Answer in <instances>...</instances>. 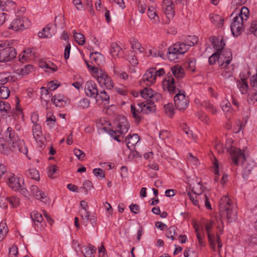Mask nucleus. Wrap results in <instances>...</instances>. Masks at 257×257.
I'll list each match as a JSON object with an SVG mask.
<instances>
[{
	"instance_id": "obj_1",
	"label": "nucleus",
	"mask_w": 257,
	"mask_h": 257,
	"mask_svg": "<svg viewBox=\"0 0 257 257\" xmlns=\"http://www.w3.org/2000/svg\"><path fill=\"white\" fill-rule=\"evenodd\" d=\"M219 210L220 217L216 218L218 222L217 228H222L220 230L222 233L223 222L221 219L222 216H225L228 221L231 222L235 220L237 218L236 205L233 201L227 195L222 197L219 201Z\"/></svg>"
},
{
	"instance_id": "obj_2",
	"label": "nucleus",
	"mask_w": 257,
	"mask_h": 257,
	"mask_svg": "<svg viewBox=\"0 0 257 257\" xmlns=\"http://www.w3.org/2000/svg\"><path fill=\"white\" fill-rule=\"evenodd\" d=\"M232 53L230 50H225L222 53L219 61V65L220 69H223L221 73V76L225 79H228L232 76L234 68L231 66H228L232 61Z\"/></svg>"
},
{
	"instance_id": "obj_3",
	"label": "nucleus",
	"mask_w": 257,
	"mask_h": 257,
	"mask_svg": "<svg viewBox=\"0 0 257 257\" xmlns=\"http://www.w3.org/2000/svg\"><path fill=\"white\" fill-rule=\"evenodd\" d=\"M129 128L130 124L128 121L125 117H122L119 119L116 129L115 131L109 130L108 134L118 142H120L121 140L119 139L120 136L117 135V134H125L127 132Z\"/></svg>"
},
{
	"instance_id": "obj_4",
	"label": "nucleus",
	"mask_w": 257,
	"mask_h": 257,
	"mask_svg": "<svg viewBox=\"0 0 257 257\" xmlns=\"http://www.w3.org/2000/svg\"><path fill=\"white\" fill-rule=\"evenodd\" d=\"M165 74L164 68L157 69L156 68L152 67L148 69L143 77V80L146 82L147 85L154 84L156 80L157 77H161Z\"/></svg>"
},
{
	"instance_id": "obj_5",
	"label": "nucleus",
	"mask_w": 257,
	"mask_h": 257,
	"mask_svg": "<svg viewBox=\"0 0 257 257\" xmlns=\"http://www.w3.org/2000/svg\"><path fill=\"white\" fill-rule=\"evenodd\" d=\"M188 50L185 45L181 43H177L168 48L167 56L170 61H175L178 59V56L184 54Z\"/></svg>"
},
{
	"instance_id": "obj_6",
	"label": "nucleus",
	"mask_w": 257,
	"mask_h": 257,
	"mask_svg": "<svg viewBox=\"0 0 257 257\" xmlns=\"http://www.w3.org/2000/svg\"><path fill=\"white\" fill-rule=\"evenodd\" d=\"M174 101L177 109L180 111H184L189 104V99L185 92L183 90H179L174 97Z\"/></svg>"
},
{
	"instance_id": "obj_7",
	"label": "nucleus",
	"mask_w": 257,
	"mask_h": 257,
	"mask_svg": "<svg viewBox=\"0 0 257 257\" xmlns=\"http://www.w3.org/2000/svg\"><path fill=\"white\" fill-rule=\"evenodd\" d=\"M96 71V74L94 75L99 83L100 86H104L108 89H110L114 86V83L111 77L107 73L102 69H94Z\"/></svg>"
},
{
	"instance_id": "obj_8",
	"label": "nucleus",
	"mask_w": 257,
	"mask_h": 257,
	"mask_svg": "<svg viewBox=\"0 0 257 257\" xmlns=\"http://www.w3.org/2000/svg\"><path fill=\"white\" fill-rule=\"evenodd\" d=\"M31 25L30 21L26 17H21L14 20L9 29L17 31L28 29Z\"/></svg>"
},
{
	"instance_id": "obj_9",
	"label": "nucleus",
	"mask_w": 257,
	"mask_h": 257,
	"mask_svg": "<svg viewBox=\"0 0 257 257\" xmlns=\"http://www.w3.org/2000/svg\"><path fill=\"white\" fill-rule=\"evenodd\" d=\"M17 56L16 49L13 47H0V62H7L13 60Z\"/></svg>"
},
{
	"instance_id": "obj_10",
	"label": "nucleus",
	"mask_w": 257,
	"mask_h": 257,
	"mask_svg": "<svg viewBox=\"0 0 257 257\" xmlns=\"http://www.w3.org/2000/svg\"><path fill=\"white\" fill-rule=\"evenodd\" d=\"M229 152L232 162L235 165H238L240 162L244 163L246 159L245 155L241 150L236 147H231L227 150Z\"/></svg>"
},
{
	"instance_id": "obj_11",
	"label": "nucleus",
	"mask_w": 257,
	"mask_h": 257,
	"mask_svg": "<svg viewBox=\"0 0 257 257\" xmlns=\"http://www.w3.org/2000/svg\"><path fill=\"white\" fill-rule=\"evenodd\" d=\"M243 17H235L231 24L230 28L232 34L237 37L240 35L243 29Z\"/></svg>"
},
{
	"instance_id": "obj_12",
	"label": "nucleus",
	"mask_w": 257,
	"mask_h": 257,
	"mask_svg": "<svg viewBox=\"0 0 257 257\" xmlns=\"http://www.w3.org/2000/svg\"><path fill=\"white\" fill-rule=\"evenodd\" d=\"M162 86L165 90H167L170 93L176 92L175 79L170 72L167 73L162 82Z\"/></svg>"
},
{
	"instance_id": "obj_13",
	"label": "nucleus",
	"mask_w": 257,
	"mask_h": 257,
	"mask_svg": "<svg viewBox=\"0 0 257 257\" xmlns=\"http://www.w3.org/2000/svg\"><path fill=\"white\" fill-rule=\"evenodd\" d=\"M11 146L10 149L13 152L21 153L25 155H27L28 149L25 146L23 140L17 138L13 141Z\"/></svg>"
},
{
	"instance_id": "obj_14",
	"label": "nucleus",
	"mask_w": 257,
	"mask_h": 257,
	"mask_svg": "<svg viewBox=\"0 0 257 257\" xmlns=\"http://www.w3.org/2000/svg\"><path fill=\"white\" fill-rule=\"evenodd\" d=\"M20 179L11 173H7V176H5V180L8 186L16 191L19 190L21 187Z\"/></svg>"
},
{
	"instance_id": "obj_15",
	"label": "nucleus",
	"mask_w": 257,
	"mask_h": 257,
	"mask_svg": "<svg viewBox=\"0 0 257 257\" xmlns=\"http://www.w3.org/2000/svg\"><path fill=\"white\" fill-rule=\"evenodd\" d=\"M86 95L88 97L96 98L98 94V90L96 84L92 81H87L84 87Z\"/></svg>"
},
{
	"instance_id": "obj_16",
	"label": "nucleus",
	"mask_w": 257,
	"mask_h": 257,
	"mask_svg": "<svg viewBox=\"0 0 257 257\" xmlns=\"http://www.w3.org/2000/svg\"><path fill=\"white\" fill-rule=\"evenodd\" d=\"M208 241L209 243L211 248L214 251H216L215 242L216 241L217 246L218 248V252H220V248L222 247V244L221 239L218 234L215 235L214 234L207 235Z\"/></svg>"
},
{
	"instance_id": "obj_17",
	"label": "nucleus",
	"mask_w": 257,
	"mask_h": 257,
	"mask_svg": "<svg viewBox=\"0 0 257 257\" xmlns=\"http://www.w3.org/2000/svg\"><path fill=\"white\" fill-rule=\"evenodd\" d=\"M137 104L141 108V111H142L144 113L148 114L155 112L156 110V105L151 103L148 100L138 103Z\"/></svg>"
},
{
	"instance_id": "obj_18",
	"label": "nucleus",
	"mask_w": 257,
	"mask_h": 257,
	"mask_svg": "<svg viewBox=\"0 0 257 257\" xmlns=\"http://www.w3.org/2000/svg\"><path fill=\"white\" fill-rule=\"evenodd\" d=\"M54 104L58 107H64L69 103V99L67 97L61 94L55 95L51 98Z\"/></svg>"
},
{
	"instance_id": "obj_19",
	"label": "nucleus",
	"mask_w": 257,
	"mask_h": 257,
	"mask_svg": "<svg viewBox=\"0 0 257 257\" xmlns=\"http://www.w3.org/2000/svg\"><path fill=\"white\" fill-rule=\"evenodd\" d=\"M210 41L216 52L222 53L221 51L223 50L225 46L223 38H222L220 39L215 36H211L210 38Z\"/></svg>"
},
{
	"instance_id": "obj_20",
	"label": "nucleus",
	"mask_w": 257,
	"mask_h": 257,
	"mask_svg": "<svg viewBox=\"0 0 257 257\" xmlns=\"http://www.w3.org/2000/svg\"><path fill=\"white\" fill-rule=\"evenodd\" d=\"M33 50L32 48L24 50L18 56L19 61L24 63L31 60L34 55L35 53Z\"/></svg>"
},
{
	"instance_id": "obj_21",
	"label": "nucleus",
	"mask_w": 257,
	"mask_h": 257,
	"mask_svg": "<svg viewBox=\"0 0 257 257\" xmlns=\"http://www.w3.org/2000/svg\"><path fill=\"white\" fill-rule=\"evenodd\" d=\"M140 140L138 134H134L132 135H128L125 139V142L126 144L127 147L131 150Z\"/></svg>"
},
{
	"instance_id": "obj_22",
	"label": "nucleus",
	"mask_w": 257,
	"mask_h": 257,
	"mask_svg": "<svg viewBox=\"0 0 257 257\" xmlns=\"http://www.w3.org/2000/svg\"><path fill=\"white\" fill-rule=\"evenodd\" d=\"M80 205L82 207V210H80V213L82 219L86 225L88 222L90 216V212L87 210V207H88L87 203L82 200L80 202Z\"/></svg>"
},
{
	"instance_id": "obj_23",
	"label": "nucleus",
	"mask_w": 257,
	"mask_h": 257,
	"mask_svg": "<svg viewBox=\"0 0 257 257\" xmlns=\"http://www.w3.org/2000/svg\"><path fill=\"white\" fill-rule=\"evenodd\" d=\"M110 52L113 57H120L123 55L121 47L115 42L112 43L110 46Z\"/></svg>"
},
{
	"instance_id": "obj_24",
	"label": "nucleus",
	"mask_w": 257,
	"mask_h": 257,
	"mask_svg": "<svg viewBox=\"0 0 257 257\" xmlns=\"http://www.w3.org/2000/svg\"><path fill=\"white\" fill-rule=\"evenodd\" d=\"M244 165L242 175L244 179H247L255 165L254 162L249 161L247 162Z\"/></svg>"
},
{
	"instance_id": "obj_25",
	"label": "nucleus",
	"mask_w": 257,
	"mask_h": 257,
	"mask_svg": "<svg viewBox=\"0 0 257 257\" xmlns=\"http://www.w3.org/2000/svg\"><path fill=\"white\" fill-rule=\"evenodd\" d=\"M33 68V67L32 65L28 64L21 68H18L16 66H15L13 68V70L14 73L17 75L20 76H24L28 75Z\"/></svg>"
},
{
	"instance_id": "obj_26",
	"label": "nucleus",
	"mask_w": 257,
	"mask_h": 257,
	"mask_svg": "<svg viewBox=\"0 0 257 257\" xmlns=\"http://www.w3.org/2000/svg\"><path fill=\"white\" fill-rule=\"evenodd\" d=\"M131 109L133 117L134 118L135 122L138 124L143 118L142 115L143 111H141L140 107L138 108L134 104H131Z\"/></svg>"
},
{
	"instance_id": "obj_27",
	"label": "nucleus",
	"mask_w": 257,
	"mask_h": 257,
	"mask_svg": "<svg viewBox=\"0 0 257 257\" xmlns=\"http://www.w3.org/2000/svg\"><path fill=\"white\" fill-rule=\"evenodd\" d=\"M32 132L34 138L37 142L41 141L43 138L41 126L40 124H33Z\"/></svg>"
},
{
	"instance_id": "obj_28",
	"label": "nucleus",
	"mask_w": 257,
	"mask_h": 257,
	"mask_svg": "<svg viewBox=\"0 0 257 257\" xmlns=\"http://www.w3.org/2000/svg\"><path fill=\"white\" fill-rule=\"evenodd\" d=\"M171 75L172 74L178 79H181L184 76V70L182 67L179 65H175L171 68Z\"/></svg>"
},
{
	"instance_id": "obj_29",
	"label": "nucleus",
	"mask_w": 257,
	"mask_h": 257,
	"mask_svg": "<svg viewBox=\"0 0 257 257\" xmlns=\"http://www.w3.org/2000/svg\"><path fill=\"white\" fill-rule=\"evenodd\" d=\"M31 217L34 222L35 226L41 229L42 227L41 222L43 220V217L41 214L35 210L31 213Z\"/></svg>"
},
{
	"instance_id": "obj_30",
	"label": "nucleus",
	"mask_w": 257,
	"mask_h": 257,
	"mask_svg": "<svg viewBox=\"0 0 257 257\" xmlns=\"http://www.w3.org/2000/svg\"><path fill=\"white\" fill-rule=\"evenodd\" d=\"M30 190L37 199L42 201V200L46 197L44 192L41 191L36 185H32L30 188Z\"/></svg>"
},
{
	"instance_id": "obj_31",
	"label": "nucleus",
	"mask_w": 257,
	"mask_h": 257,
	"mask_svg": "<svg viewBox=\"0 0 257 257\" xmlns=\"http://www.w3.org/2000/svg\"><path fill=\"white\" fill-rule=\"evenodd\" d=\"M210 21L214 25L218 28L223 26L224 19L219 15L211 14L209 15Z\"/></svg>"
},
{
	"instance_id": "obj_32",
	"label": "nucleus",
	"mask_w": 257,
	"mask_h": 257,
	"mask_svg": "<svg viewBox=\"0 0 257 257\" xmlns=\"http://www.w3.org/2000/svg\"><path fill=\"white\" fill-rule=\"evenodd\" d=\"M198 42L199 39L197 36H188L185 39L184 42L181 43L189 48L190 47L193 46L198 44Z\"/></svg>"
},
{
	"instance_id": "obj_33",
	"label": "nucleus",
	"mask_w": 257,
	"mask_h": 257,
	"mask_svg": "<svg viewBox=\"0 0 257 257\" xmlns=\"http://www.w3.org/2000/svg\"><path fill=\"white\" fill-rule=\"evenodd\" d=\"M149 18L153 21V23L157 24L159 22V17L157 12L153 7H149L147 12Z\"/></svg>"
},
{
	"instance_id": "obj_34",
	"label": "nucleus",
	"mask_w": 257,
	"mask_h": 257,
	"mask_svg": "<svg viewBox=\"0 0 257 257\" xmlns=\"http://www.w3.org/2000/svg\"><path fill=\"white\" fill-rule=\"evenodd\" d=\"M52 25L49 24L47 25L46 27L43 28L42 31L39 33V37L41 38H50L52 37L53 35H54V31L52 32H50V31L52 28Z\"/></svg>"
},
{
	"instance_id": "obj_35",
	"label": "nucleus",
	"mask_w": 257,
	"mask_h": 257,
	"mask_svg": "<svg viewBox=\"0 0 257 257\" xmlns=\"http://www.w3.org/2000/svg\"><path fill=\"white\" fill-rule=\"evenodd\" d=\"M164 14H165L168 20L166 22L169 23L172 20L175 15V11L174 10V6H168L163 8Z\"/></svg>"
},
{
	"instance_id": "obj_36",
	"label": "nucleus",
	"mask_w": 257,
	"mask_h": 257,
	"mask_svg": "<svg viewBox=\"0 0 257 257\" xmlns=\"http://www.w3.org/2000/svg\"><path fill=\"white\" fill-rule=\"evenodd\" d=\"M113 72L115 76L118 78L126 80L128 78V74L117 66H114Z\"/></svg>"
},
{
	"instance_id": "obj_37",
	"label": "nucleus",
	"mask_w": 257,
	"mask_h": 257,
	"mask_svg": "<svg viewBox=\"0 0 257 257\" xmlns=\"http://www.w3.org/2000/svg\"><path fill=\"white\" fill-rule=\"evenodd\" d=\"M8 230L6 221L2 220L0 223V241H2L6 237Z\"/></svg>"
},
{
	"instance_id": "obj_38",
	"label": "nucleus",
	"mask_w": 257,
	"mask_h": 257,
	"mask_svg": "<svg viewBox=\"0 0 257 257\" xmlns=\"http://www.w3.org/2000/svg\"><path fill=\"white\" fill-rule=\"evenodd\" d=\"M177 228L175 226H171L166 230L165 235L167 238L172 240L175 239V236L177 235Z\"/></svg>"
},
{
	"instance_id": "obj_39",
	"label": "nucleus",
	"mask_w": 257,
	"mask_h": 257,
	"mask_svg": "<svg viewBox=\"0 0 257 257\" xmlns=\"http://www.w3.org/2000/svg\"><path fill=\"white\" fill-rule=\"evenodd\" d=\"M201 105L213 114H216L217 112V108L208 100L203 101L201 103Z\"/></svg>"
},
{
	"instance_id": "obj_40",
	"label": "nucleus",
	"mask_w": 257,
	"mask_h": 257,
	"mask_svg": "<svg viewBox=\"0 0 257 257\" xmlns=\"http://www.w3.org/2000/svg\"><path fill=\"white\" fill-rule=\"evenodd\" d=\"M225 50L222 51V53H219V52H216L215 53H213L209 58L208 59V62L210 65H213L214 64L216 61L217 60L218 62L220 60V57H221V55L223 53V52Z\"/></svg>"
},
{
	"instance_id": "obj_41",
	"label": "nucleus",
	"mask_w": 257,
	"mask_h": 257,
	"mask_svg": "<svg viewBox=\"0 0 257 257\" xmlns=\"http://www.w3.org/2000/svg\"><path fill=\"white\" fill-rule=\"evenodd\" d=\"M96 248L94 246L85 247L82 252L85 257H94V252H95Z\"/></svg>"
},
{
	"instance_id": "obj_42",
	"label": "nucleus",
	"mask_w": 257,
	"mask_h": 257,
	"mask_svg": "<svg viewBox=\"0 0 257 257\" xmlns=\"http://www.w3.org/2000/svg\"><path fill=\"white\" fill-rule=\"evenodd\" d=\"M102 57V55L99 52H92L90 55V58L91 61L98 65H100Z\"/></svg>"
},
{
	"instance_id": "obj_43",
	"label": "nucleus",
	"mask_w": 257,
	"mask_h": 257,
	"mask_svg": "<svg viewBox=\"0 0 257 257\" xmlns=\"http://www.w3.org/2000/svg\"><path fill=\"white\" fill-rule=\"evenodd\" d=\"M52 93L50 94L48 89L45 87L41 88V99L46 102H49L51 98Z\"/></svg>"
},
{
	"instance_id": "obj_44",
	"label": "nucleus",
	"mask_w": 257,
	"mask_h": 257,
	"mask_svg": "<svg viewBox=\"0 0 257 257\" xmlns=\"http://www.w3.org/2000/svg\"><path fill=\"white\" fill-rule=\"evenodd\" d=\"M154 90L149 87L144 88L141 91V95L144 98L147 99H150L153 95Z\"/></svg>"
},
{
	"instance_id": "obj_45",
	"label": "nucleus",
	"mask_w": 257,
	"mask_h": 257,
	"mask_svg": "<svg viewBox=\"0 0 257 257\" xmlns=\"http://www.w3.org/2000/svg\"><path fill=\"white\" fill-rule=\"evenodd\" d=\"M237 86L242 94H244L247 92L248 86L245 79H241L240 81L238 82Z\"/></svg>"
},
{
	"instance_id": "obj_46",
	"label": "nucleus",
	"mask_w": 257,
	"mask_h": 257,
	"mask_svg": "<svg viewBox=\"0 0 257 257\" xmlns=\"http://www.w3.org/2000/svg\"><path fill=\"white\" fill-rule=\"evenodd\" d=\"M26 175L28 177L36 180L40 179L39 172L35 168L30 169L26 172Z\"/></svg>"
},
{
	"instance_id": "obj_47",
	"label": "nucleus",
	"mask_w": 257,
	"mask_h": 257,
	"mask_svg": "<svg viewBox=\"0 0 257 257\" xmlns=\"http://www.w3.org/2000/svg\"><path fill=\"white\" fill-rule=\"evenodd\" d=\"M54 25L56 28L63 29L64 26V18L63 16H56L55 18Z\"/></svg>"
},
{
	"instance_id": "obj_48",
	"label": "nucleus",
	"mask_w": 257,
	"mask_h": 257,
	"mask_svg": "<svg viewBox=\"0 0 257 257\" xmlns=\"http://www.w3.org/2000/svg\"><path fill=\"white\" fill-rule=\"evenodd\" d=\"M73 36L78 44L80 45H83L85 43L84 36L79 33H76L75 30L73 31Z\"/></svg>"
},
{
	"instance_id": "obj_49",
	"label": "nucleus",
	"mask_w": 257,
	"mask_h": 257,
	"mask_svg": "<svg viewBox=\"0 0 257 257\" xmlns=\"http://www.w3.org/2000/svg\"><path fill=\"white\" fill-rule=\"evenodd\" d=\"M97 96L102 101L104 102L105 104L109 103V96L105 90L100 91Z\"/></svg>"
},
{
	"instance_id": "obj_50",
	"label": "nucleus",
	"mask_w": 257,
	"mask_h": 257,
	"mask_svg": "<svg viewBox=\"0 0 257 257\" xmlns=\"http://www.w3.org/2000/svg\"><path fill=\"white\" fill-rule=\"evenodd\" d=\"M164 108L165 113L168 116L170 117L173 116L174 114V109L172 104L168 103L167 104L165 105Z\"/></svg>"
},
{
	"instance_id": "obj_51",
	"label": "nucleus",
	"mask_w": 257,
	"mask_h": 257,
	"mask_svg": "<svg viewBox=\"0 0 257 257\" xmlns=\"http://www.w3.org/2000/svg\"><path fill=\"white\" fill-rule=\"evenodd\" d=\"M10 90L8 87L2 86L0 87V98L5 99L10 95Z\"/></svg>"
},
{
	"instance_id": "obj_52",
	"label": "nucleus",
	"mask_w": 257,
	"mask_h": 257,
	"mask_svg": "<svg viewBox=\"0 0 257 257\" xmlns=\"http://www.w3.org/2000/svg\"><path fill=\"white\" fill-rule=\"evenodd\" d=\"M5 134L6 137L9 138L10 141L12 142L18 138V136L15 135V133L11 127H8Z\"/></svg>"
},
{
	"instance_id": "obj_53",
	"label": "nucleus",
	"mask_w": 257,
	"mask_h": 257,
	"mask_svg": "<svg viewBox=\"0 0 257 257\" xmlns=\"http://www.w3.org/2000/svg\"><path fill=\"white\" fill-rule=\"evenodd\" d=\"M247 101L250 104H254L257 101V89H254V91L248 94Z\"/></svg>"
},
{
	"instance_id": "obj_54",
	"label": "nucleus",
	"mask_w": 257,
	"mask_h": 257,
	"mask_svg": "<svg viewBox=\"0 0 257 257\" xmlns=\"http://www.w3.org/2000/svg\"><path fill=\"white\" fill-rule=\"evenodd\" d=\"M89 105L90 100L86 98H83L79 101L78 107L81 109H84L88 108Z\"/></svg>"
},
{
	"instance_id": "obj_55",
	"label": "nucleus",
	"mask_w": 257,
	"mask_h": 257,
	"mask_svg": "<svg viewBox=\"0 0 257 257\" xmlns=\"http://www.w3.org/2000/svg\"><path fill=\"white\" fill-rule=\"evenodd\" d=\"M202 186L200 184V183H197L196 186L193 187L192 189V191L193 193L199 196V199L201 198L202 196L203 190H202Z\"/></svg>"
},
{
	"instance_id": "obj_56",
	"label": "nucleus",
	"mask_w": 257,
	"mask_h": 257,
	"mask_svg": "<svg viewBox=\"0 0 257 257\" xmlns=\"http://www.w3.org/2000/svg\"><path fill=\"white\" fill-rule=\"evenodd\" d=\"M187 195L194 205L196 206L199 205V196H197V195L191 192H188Z\"/></svg>"
},
{
	"instance_id": "obj_57",
	"label": "nucleus",
	"mask_w": 257,
	"mask_h": 257,
	"mask_svg": "<svg viewBox=\"0 0 257 257\" xmlns=\"http://www.w3.org/2000/svg\"><path fill=\"white\" fill-rule=\"evenodd\" d=\"M249 16V10L247 8L245 7H242L240 11V13L238 14L237 17H243L244 20L246 21L248 18Z\"/></svg>"
},
{
	"instance_id": "obj_58",
	"label": "nucleus",
	"mask_w": 257,
	"mask_h": 257,
	"mask_svg": "<svg viewBox=\"0 0 257 257\" xmlns=\"http://www.w3.org/2000/svg\"><path fill=\"white\" fill-rule=\"evenodd\" d=\"M162 99V95L160 93H157L154 91L152 96L150 99H148L151 103L155 104V102L160 101Z\"/></svg>"
},
{
	"instance_id": "obj_59",
	"label": "nucleus",
	"mask_w": 257,
	"mask_h": 257,
	"mask_svg": "<svg viewBox=\"0 0 257 257\" xmlns=\"http://www.w3.org/2000/svg\"><path fill=\"white\" fill-rule=\"evenodd\" d=\"M93 188V185L91 181L88 180H86L84 181L83 184V188L85 190L87 194L89 190H90Z\"/></svg>"
},
{
	"instance_id": "obj_60",
	"label": "nucleus",
	"mask_w": 257,
	"mask_h": 257,
	"mask_svg": "<svg viewBox=\"0 0 257 257\" xmlns=\"http://www.w3.org/2000/svg\"><path fill=\"white\" fill-rule=\"evenodd\" d=\"M73 152L76 157L80 160H83L85 156V153L78 149H75Z\"/></svg>"
},
{
	"instance_id": "obj_61",
	"label": "nucleus",
	"mask_w": 257,
	"mask_h": 257,
	"mask_svg": "<svg viewBox=\"0 0 257 257\" xmlns=\"http://www.w3.org/2000/svg\"><path fill=\"white\" fill-rule=\"evenodd\" d=\"M10 109V104L4 101H0V111H8Z\"/></svg>"
},
{
	"instance_id": "obj_62",
	"label": "nucleus",
	"mask_w": 257,
	"mask_h": 257,
	"mask_svg": "<svg viewBox=\"0 0 257 257\" xmlns=\"http://www.w3.org/2000/svg\"><path fill=\"white\" fill-rule=\"evenodd\" d=\"M93 173L96 177H99L100 178L105 177V174L103 171L100 168H95L93 170Z\"/></svg>"
},
{
	"instance_id": "obj_63",
	"label": "nucleus",
	"mask_w": 257,
	"mask_h": 257,
	"mask_svg": "<svg viewBox=\"0 0 257 257\" xmlns=\"http://www.w3.org/2000/svg\"><path fill=\"white\" fill-rule=\"evenodd\" d=\"M249 32L257 37V21H253L249 28Z\"/></svg>"
},
{
	"instance_id": "obj_64",
	"label": "nucleus",
	"mask_w": 257,
	"mask_h": 257,
	"mask_svg": "<svg viewBox=\"0 0 257 257\" xmlns=\"http://www.w3.org/2000/svg\"><path fill=\"white\" fill-rule=\"evenodd\" d=\"M184 254L185 257H197L196 253L193 250H191L190 248H187L185 250Z\"/></svg>"
}]
</instances>
